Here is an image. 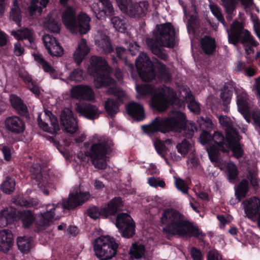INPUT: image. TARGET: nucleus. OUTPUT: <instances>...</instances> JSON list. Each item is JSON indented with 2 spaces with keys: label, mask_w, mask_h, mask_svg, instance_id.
<instances>
[{
  "label": "nucleus",
  "mask_w": 260,
  "mask_h": 260,
  "mask_svg": "<svg viewBox=\"0 0 260 260\" xmlns=\"http://www.w3.org/2000/svg\"><path fill=\"white\" fill-rule=\"evenodd\" d=\"M162 226V232L167 238L175 236L180 237H193L204 238L205 235L193 222L186 219L178 210L173 208H167L163 210L160 218Z\"/></svg>",
  "instance_id": "obj_1"
},
{
  "label": "nucleus",
  "mask_w": 260,
  "mask_h": 260,
  "mask_svg": "<svg viewBox=\"0 0 260 260\" xmlns=\"http://www.w3.org/2000/svg\"><path fill=\"white\" fill-rule=\"evenodd\" d=\"M175 32L174 26L170 22L156 25L153 36L146 39V45L152 53L164 61L169 56L162 47L173 48L175 45Z\"/></svg>",
  "instance_id": "obj_2"
},
{
  "label": "nucleus",
  "mask_w": 260,
  "mask_h": 260,
  "mask_svg": "<svg viewBox=\"0 0 260 260\" xmlns=\"http://www.w3.org/2000/svg\"><path fill=\"white\" fill-rule=\"evenodd\" d=\"M187 119L185 114L179 111H172L169 117H156L148 124L141 126L142 129L148 135L157 132L165 134L170 132H181L186 129Z\"/></svg>",
  "instance_id": "obj_3"
},
{
  "label": "nucleus",
  "mask_w": 260,
  "mask_h": 260,
  "mask_svg": "<svg viewBox=\"0 0 260 260\" xmlns=\"http://www.w3.org/2000/svg\"><path fill=\"white\" fill-rule=\"evenodd\" d=\"M88 71L90 72V75L94 78V85L97 88L110 86L114 82L110 76L112 68L102 57H91Z\"/></svg>",
  "instance_id": "obj_4"
},
{
  "label": "nucleus",
  "mask_w": 260,
  "mask_h": 260,
  "mask_svg": "<svg viewBox=\"0 0 260 260\" xmlns=\"http://www.w3.org/2000/svg\"><path fill=\"white\" fill-rule=\"evenodd\" d=\"M62 20L66 27L72 33L85 34L90 29V17L83 13L77 16L74 9L70 7L63 12Z\"/></svg>",
  "instance_id": "obj_5"
},
{
  "label": "nucleus",
  "mask_w": 260,
  "mask_h": 260,
  "mask_svg": "<svg viewBox=\"0 0 260 260\" xmlns=\"http://www.w3.org/2000/svg\"><path fill=\"white\" fill-rule=\"evenodd\" d=\"M111 151V143L109 140L106 139H100L97 143L92 144L89 152L85 154H79L78 157L83 160L86 157L89 156L95 168L104 169L107 166L106 155Z\"/></svg>",
  "instance_id": "obj_6"
},
{
  "label": "nucleus",
  "mask_w": 260,
  "mask_h": 260,
  "mask_svg": "<svg viewBox=\"0 0 260 260\" xmlns=\"http://www.w3.org/2000/svg\"><path fill=\"white\" fill-rule=\"evenodd\" d=\"M158 92L152 93L150 101V107L160 112L166 111L170 105L177 99V94L171 87L160 86Z\"/></svg>",
  "instance_id": "obj_7"
},
{
  "label": "nucleus",
  "mask_w": 260,
  "mask_h": 260,
  "mask_svg": "<svg viewBox=\"0 0 260 260\" xmlns=\"http://www.w3.org/2000/svg\"><path fill=\"white\" fill-rule=\"evenodd\" d=\"M228 32V41L234 45L240 43L244 47L254 46L257 47L259 43L255 40L249 31L244 29L243 26L238 21H234L231 25Z\"/></svg>",
  "instance_id": "obj_8"
},
{
  "label": "nucleus",
  "mask_w": 260,
  "mask_h": 260,
  "mask_svg": "<svg viewBox=\"0 0 260 260\" xmlns=\"http://www.w3.org/2000/svg\"><path fill=\"white\" fill-rule=\"evenodd\" d=\"M212 141L214 144L210 145L207 149L209 158L212 162H214L221 169L223 164L221 158L220 152L228 153L226 136L219 131H215L213 134Z\"/></svg>",
  "instance_id": "obj_9"
},
{
  "label": "nucleus",
  "mask_w": 260,
  "mask_h": 260,
  "mask_svg": "<svg viewBox=\"0 0 260 260\" xmlns=\"http://www.w3.org/2000/svg\"><path fill=\"white\" fill-rule=\"evenodd\" d=\"M136 67L140 78L144 81L151 82L156 74L154 65L146 53H142L136 60Z\"/></svg>",
  "instance_id": "obj_10"
},
{
  "label": "nucleus",
  "mask_w": 260,
  "mask_h": 260,
  "mask_svg": "<svg viewBox=\"0 0 260 260\" xmlns=\"http://www.w3.org/2000/svg\"><path fill=\"white\" fill-rule=\"evenodd\" d=\"M93 248L95 255L101 260H109L114 256V243L109 236L95 239Z\"/></svg>",
  "instance_id": "obj_11"
},
{
  "label": "nucleus",
  "mask_w": 260,
  "mask_h": 260,
  "mask_svg": "<svg viewBox=\"0 0 260 260\" xmlns=\"http://www.w3.org/2000/svg\"><path fill=\"white\" fill-rule=\"evenodd\" d=\"M38 124L43 129L51 134H56L60 130L58 119L50 111L45 110L44 113L39 115Z\"/></svg>",
  "instance_id": "obj_12"
},
{
  "label": "nucleus",
  "mask_w": 260,
  "mask_h": 260,
  "mask_svg": "<svg viewBox=\"0 0 260 260\" xmlns=\"http://www.w3.org/2000/svg\"><path fill=\"white\" fill-rule=\"evenodd\" d=\"M88 191H82L80 189L71 193L69 197L63 201L62 207L67 210H73L82 205L89 199Z\"/></svg>",
  "instance_id": "obj_13"
},
{
  "label": "nucleus",
  "mask_w": 260,
  "mask_h": 260,
  "mask_svg": "<svg viewBox=\"0 0 260 260\" xmlns=\"http://www.w3.org/2000/svg\"><path fill=\"white\" fill-rule=\"evenodd\" d=\"M244 212L246 217L251 220L257 221L260 227V200L256 197H253L243 202Z\"/></svg>",
  "instance_id": "obj_14"
},
{
  "label": "nucleus",
  "mask_w": 260,
  "mask_h": 260,
  "mask_svg": "<svg viewBox=\"0 0 260 260\" xmlns=\"http://www.w3.org/2000/svg\"><path fill=\"white\" fill-rule=\"evenodd\" d=\"M60 121L64 130L70 134H74L78 129V122L73 112L68 108H64L60 113Z\"/></svg>",
  "instance_id": "obj_15"
},
{
  "label": "nucleus",
  "mask_w": 260,
  "mask_h": 260,
  "mask_svg": "<svg viewBox=\"0 0 260 260\" xmlns=\"http://www.w3.org/2000/svg\"><path fill=\"white\" fill-rule=\"evenodd\" d=\"M123 203L121 198L115 197V225L118 229H121L124 225L127 223L134 222L132 217L127 213H120L116 215L118 211L122 210Z\"/></svg>",
  "instance_id": "obj_16"
},
{
  "label": "nucleus",
  "mask_w": 260,
  "mask_h": 260,
  "mask_svg": "<svg viewBox=\"0 0 260 260\" xmlns=\"http://www.w3.org/2000/svg\"><path fill=\"white\" fill-rule=\"evenodd\" d=\"M30 177L39 187L45 186L48 183V175L40 164H34L30 168Z\"/></svg>",
  "instance_id": "obj_17"
},
{
  "label": "nucleus",
  "mask_w": 260,
  "mask_h": 260,
  "mask_svg": "<svg viewBox=\"0 0 260 260\" xmlns=\"http://www.w3.org/2000/svg\"><path fill=\"white\" fill-rule=\"evenodd\" d=\"M72 98L79 101H91L94 99V93L91 87L87 85H78L72 88L70 91Z\"/></svg>",
  "instance_id": "obj_18"
},
{
  "label": "nucleus",
  "mask_w": 260,
  "mask_h": 260,
  "mask_svg": "<svg viewBox=\"0 0 260 260\" xmlns=\"http://www.w3.org/2000/svg\"><path fill=\"white\" fill-rule=\"evenodd\" d=\"M43 43L49 54L52 56L60 57L63 54V49L52 35H45Z\"/></svg>",
  "instance_id": "obj_19"
},
{
  "label": "nucleus",
  "mask_w": 260,
  "mask_h": 260,
  "mask_svg": "<svg viewBox=\"0 0 260 260\" xmlns=\"http://www.w3.org/2000/svg\"><path fill=\"white\" fill-rule=\"evenodd\" d=\"M125 109L127 115L136 121H142L146 118L143 106L136 102L127 103Z\"/></svg>",
  "instance_id": "obj_20"
},
{
  "label": "nucleus",
  "mask_w": 260,
  "mask_h": 260,
  "mask_svg": "<svg viewBox=\"0 0 260 260\" xmlns=\"http://www.w3.org/2000/svg\"><path fill=\"white\" fill-rule=\"evenodd\" d=\"M75 110L80 115L90 120L95 119L100 115L98 108L95 106L89 103L77 104Z\"/></svg>",
  "instance_id": "obj_21"
},
{
  "label": "nucleus",
  "mask_w": 260,
  "mask_h": 260,
  "mask_svg": "<svg viewBox=\"0 0 260 260\" xmlns=\"http://www.w3.org/2000/svg\"><path fill=\"white\" fill-rule=\"evenodd\" d=\"M241 137L239 133L236 135L226 138L227 142V150L231 149L233 153V156L237 159L242 158L244 154V151L242 145L240 143Z\"/></svg>",
  "instance_id": "obj_22"
},
{
  "label": "nucleus",
  "mask_w": 260,
  "mask_h": 260,
  "mask_svg": "<svg viewBox=\"0 0 260 260\" xmlns=\"http://www.w3.org/2000/svg\"><path fill=\"white\" fill-rule=\"evenodd\" d=\"M235 85V83L232 81L225 82L220 94V97L222 102L223 111L226 113L230 111L229 105L233 96Z\"/></svg>",
  "instance_id": "obj_23"
},
{
  "label": "nucleus",
  "mask_w": 260,
  "mask_h": 260,
  "mask_svg": "<svg viewBox=\"0 0 260 260\" xmlns=\"http://www.w3.org/2000/svg\"><path fill=\"white\" fill-rule=\"evenodd\" d=\"M6 129L14 134H20L25 129V124L21 118L13 116L7 117L5 121Z\"/></svg>",
  "instance_id": "obj_24"
},
{
  "label": "nucleus",
  "mask_w": 260,
  "mask_h": 260,
  "mask_svg": "<svg viewBox=\"0 0 260 260\" xmlns=\"http://www.w3.org/2000/svg\"><path fill=\"white\" fill-rule=\"evenodd\" d=\"M152 59L157 69V78L158 79L165 83L171 82L172 77L169 68L157 58L153 57Z\"/></svg>",
  "instance_id": "obj_25"
},
{
  "label": "nucleus",
  "mask_w": 260,
  "mask_h": 260,
  "mask_svg": "<svg viewBox=\"0 0 260 260\" xmlns=\"http://www.w3.org/2000/svg\"><path fill=\"white\" fill-rule=\"evenodd\" d=\"M54 208L49 211L42 214L36 222V231L38 232L45 230L53 221L54 216Z\"/></svg>",
  "instance_id": "obj_26"
},
{
  "label": "nucleus",
  "mask_w": 260,
  "mask_h": 260,
  "mask_svg": "<svg viewBox=\"0 0 260 260\" xmlns=\"http://www.w3.org/2000/svg\"><path fill=\"white\" fill-rule=\"evenodd\" d=\"M89 52V48L87 45L86 40L82 39L73 54V58L77 65L79 66L80 64Z\"/></svg>",
  "instance_id": "obj_27"
},
{
  "label": "nucleus",
  "mask_w": 260,
  "mask_h": 260,
  "mask_svg": "<svg viewBox=\"0 0 260 260\" xmlns=\"http://www.w3.org/2000/svg\"><path fill=\"white\" fill-rule=\"evenodd\" d=\"M16 219V212L12 208H7L0 212V228H4L12 223Z\"/></svg>",
  "instance_id": "obj_28"
},
{
  "label": "nucleus",
  "mask_w": 260,
  "mask_h": 260,
  "mask_svg": "<svg viewBox=\"0 0 260 260\" xmlns=\"http://www.w3.org/2000/svg\"><path fill=\"white\" fill-rule=\"evenodd\" d=\"M13 243V235L8 230H4L0 232V251L7 252Z\"/></svg>",
  "instance_id": "obj_29"
},
{
  "label": "nucleus",
  "mask_w": 260,
  "mask_h": 260,
  "mask_svg": "<svg viewBox=\"0 0 260 260\" xmlns=\"http://www.w3.org/2000/svg\"><path fill=\"white\" fill-rule=\"evenodd\" d=\"M17 216L18 219L21 222L22 227L25 229L32 225L36 218L34 213L29 210L18 211L16 214Z\"/></svg>",
  "instance_id": "obj_30"
},
{
  "label": "nucleus",
  "mask_w": 260,
  "mask_h": 260,
  "mask_svg": "<svg viewBox=\"0 0 260 260\" xmlns=\"http://www.w3.org/2000/svg\"><path fill=\"white\" fill-rule=\"evenodd\" d=\"M116 3L120 10L127 14L132 18H136L137 12L135 4H133L131 0H116Z\"/></svg>",
  "instance_id": "obj_31"
},
{
  "label": "nucleus",
  "mask_w": 260,
  "mask_h": 260,
  "mask_svg": "<svg viewBox=\"0 0 260 260\" xmlns=\"http://www.w3.org/2000/svg\"><path fill=\"white\" fill-rule=\"evenodd\" d=\"M201 47L206 55L213 54L216 50V42L214 38L209 36H204L201 40Z\"/></svg>",
  "instance_id": "obj_32"
},
{
  "label": "nucleus",
  "mask_w": 260,
  "mask_h": 260,
  "mask_svg": "<svg viewBox=\"0 0 260 260\" xmlns=\"http://www.w3.org/2000/svg\"><path fill=\"white\" fill-rule=\"evenodd\" d=\"M219 122L221 125L226 127V138L236 135L239 132L237 128L234 127L231 119L226 115H220L218 117Z\"/></svg>",
  "instance_id": "obj_33"
},
{
  "label": "nucleus",
  "mask_w": 260,
  "mask_h": 260,
  "mask_svg": "<svg viewBox=\"0 0 260 260\" xmlns=\"http://www.w3.org/2000/svg\"><path fill=\"white\" fill-rule=\"evenodd\" d=\"M236 93L237 94V105L239 112L248 109L250 110L248 95L244 91H242L239 93L236 91Z\"/></svg>",
  "instance_id": "obj_34"
},
{
  "label": "nucleus",
  "mask_w": 260,
  "mask_h": 260,
  "mask_svg": "<svg viewBox=\"0 0 260 260\" xmlns=\"http://www.w3.org/2000/svg\"><path fill=\"white\" fill-rule=\"evenodd\" d=\"M10 102L13 107L21 115H25L27 112L26 106L22 100L16 95H11Z\"/></svg>",
  "instance_id": "obj_35"
},
{
  "label": "nucleus",
  "mask_w": 260,
  "mask_h": 260,
  "mask_svg": "<svg viewBox=\"0 0 260 260\" xmlns=\"http://www.w3.org/2000/svg\"><path fill=\"white\" fill-rule=\"evenodd\" d=\"M249 182L245 179H242L235 190V196L239 201L244 198L249 191Z\"/></svg>",
  "instance_id": "obj_36"
},
{
  "label": "nucleus",
  "mask_w": 260,
  "mask_h": 260,
  "mask_svg": "<svg viewBox=\"0 0 260 260\" xmlns=\"http://www.w3.org/2000/svg\"><path fill=\"white\" fill-rule=\"evenodd\" d=\"M32 239L28 236L19 237L17 238V244L18 249L23 252H27L32 246Z\"/></svg>",
  "instance_id": "obj_37"
},
{
  "label": "nucleus",
  "mask_w": 260,
  "mask_h": 260,
  "mask_svg": "<svg viewBox=\"0 0 260 260\" xmlns=\"http://www.w3.org/2000/svg\"><path fill=\"white\" fill-rule=\"evenodd\" d=\"M45 27L53 32H59L60 30V24L55 21L51 14H49L44 21Z\"/></svg>",
  "instance_id": "obj_38"
},
{
  "label": "nucleus",
  "mask_w": 260,
  "mask_h": 260,
  "mask_svg": "<svg viewBox=\"0 0 260 260\" xmlns=\"http://www.w3.org/2000/svg\"><path fill=\"white\" fill-rule=\"evenodd\" d=\"M136 90L138 93L137 99L144 98L148 95H151L154 90V87L149 84L136 85Z\"/></svg>",
  "instance_id": "obj_39"
},
{
  "label": "nucleus",
  "mask_w": 260,
  "mask_h": 260,
  "mask_svg": "<svg viewBox=\"0 0 260 260\" xmlns=\"http://www.w3.org/2000/svg\"><path fill=\"white\" fill-rule=\"evenodd\" d=\"M145 251V248L143 245L134 243L130 248L129 254L133 258L140 259L144 254Z\"/></svg>",
  "instance_id": "obj_40"
},
{
  "label": "nucleus",
  "mask_w": 260,
  "mask_h": 260,
  "mask_svg": "<svg viewBox=\"0 0 260 260\" xmlns=\"http://www.w3.org/2000/svg\"><path fill=\"white\" fill-rule=\"evenodd\" d=\"M49 0H31L30 5L28 7V10L31 15L34 14L38 11L41 13L42 8L46 7Z\"/></svg>",
  "instance_id": "obj_41"
},
{
  "label": "nucleus",
  "mask_w": 260,
  "mask_h": 260,
  "mask_svg": "<svg viewBox=\"0 0 260 260\" xmlns=\"http://www.w3.org/2000/svg\"><path fill=\"white\" fill-rule=\"evenodd\" d=\"M10 18L18 25L21 20V12L17 0L13 1V6L10 12Z\"/></svg>",
  "instance_id": "obj_42"
},
{
  "label": "nucleus",
  "mask_w": 260,
  "mask_h": 260,
  "mask_svg": "<svg viewBox=\"0 0 260 260\" xmlns=\"http://www.w3.org/2000/svg\"><path fill=\"white\" fill-rule=\"evenodd\" d=\"M135 222H133L131 223H127L121 228V229H118V230L123 237L131 238L135 234Z\"/></svg>",
  "instance_id": "obj_43"
},
{
  "label": "nucleus",
  "mask_w": 260,
  "mask_h": 260,
  "mask_svg": "<svg viewBox=\"0 0 260 260\" xmlns=\"http://www.w3.org/2000/svg\"><path fill=\"white\" fill-rule=\"evenodd\" d=\"M115 173L116 171H115ZM119 180V182L124 186H130L131 175L127 172H122L121 169L118 170V172L115 173V180Z\"/></svg>",
  "instance_id": "obj_44"
},
{
  "label": "nucleus",
  "mask_w": 260,
  "mask_h": 260,
  "mask_svg": "<svg viewBox=\"0 0 260 260\" xmlns=\"http://www.w3.org/2000/svg\"><path fill=\"white\" fill-rule=\"evenodd\" d=\"M125 96V92L117 87L115 80V115L116 114V109L118 108L120 105L123 103Z\"/></svg>",
  "instance_id": "obj_45"
},
{
  "label": "nucleus",
  "mask_w": 260,
  "mask_h": 260,
  "mask_svg": "<svg viewBox=\"0 0 260 260\" xmlns=\"http://www.w3.org/2000/svg\"><path fill=\"white\" fill-rule=\"evenodd\" d=\"M99 46L102 48L104 53L108 54L113 51L112 44L108 36L103 35L99 41Z\"/></svg>",
  "instance_id": "obj_46"
},
{
  "label": "nucleus",
  "mask_w": 260,
  "mask_h": 260,
  "mask_svg": "<svg viewBox=\"0 0 260 260\" xmlns=\"http://www.w3.org/2000/svg\"><path fill=\"white\" fill-rule=\"evenodd\" d=\"M15 182L14 179L7 177L1 186L2 190L6 193L10 194L14 191Z\"/></svg>",
  "instance_id": "obj_47"
},
{
  "label": "nucleus",
  "mask_w": 260,
  "mask_h": 260,
  "mask_svg": "<svg viewBox=\"0 0 260 260\" xmlns=\"http://www.w3.org/2000/svg\"><path fill=\"white\" fill-rule=\"evenodd\" d=\"M226 168L229 181L233 182L238 177L239 172L237 167L235 164L231 162L227 164Z\"/></svg>",
  "instance_id": "obj_48"
},
{
  "label": "nucleus",
  "mask_w": 260,
  "mask_h": 260,
  "mask_svg": "<svg viewBox=\"0 0 260 260\" xmlns=\"http://www.w3.org/2000/svg\"><path fill=\"white\" fill-rule=\"evenodd\" d=\"M34 56L35 60L42 66L45 72L50 73H54V70L53 68L44 59L41 54H34Z\"/></svg>",
  "instance_id": "obj_49"
},
{
  "label": "nucleus",
  "mask_w": 260,
  "mask_h": 260,
  "mask_svg": "<svg viewBox=\"0 0 260 260\" xmlns=\"http://www.w3.org/2000/svg\"><path fill=\"white\" fill-rule=\"evenodd\" d=\"M104 7V9L103 11L105 13V15L108 17H110V20L111 23L114 25L113 17L114 10L112 6V2L110 0H99Z\"/></svg>",
  "instance_id": "obj_50"
},
{
  "label": "nucleus",
  "mask_w": 260,
  "mask_h": 260,
  "mask_svg": "<svg viewBox=\"0 0 260 260\" xmlns=\"http://www.w3.org/2000/svg\"><path fill=\"white\" fill-rule=\"evenodd\" d=\"M101 213L105 218L114 214V199L101 207Z\"/></svg>",
  "instance_id": "obj_51"
},
{
  "label": "nucleus",
  "mask_w": 260,
  "mask_h": 260,
  "mask_svg": "<svg viewBox=\"0 0 260 260\" xmlns=\"http://www.w3.org/2000/svg\"><path fill=\"white\" fill-rule=\"evenodd\" d=\"M221 5L224 7L228 16L234 12L237 3L236 0H221Z\"/></svg>",
  "instance_id": "obj_52"
},
{
  "label": "nucleus",
  "mask_w": 260,
  "mask_h": 260,
  "mask_svg": "<svg viewBox=\"0 0 260 260\" xmlns=\"http://www.w3.org/2000/svg\"><path fill=\"white\" fill-rule=\"evenodd\" d=\"M148 7V3L147 2H143L135 4V7L134 9H136L137 12V18L143 17L146 16L147 13V9Z\"/></svg>",
  "instance_id": "obj_53"
},
{
  "label": "nucleus",
  "mask_w": 260,
  "mask_h": 260,
  "mask_svg": "<svg viewBox=\"0 0 260 260\" xmlns=\"http://www.w3.org/2000/svg\"><path fill=\"white\" fill-rule=\"evenodd\" d=\"M210 9L217 20L225 25V21L220 8L217 5H210Z\"/></svg>",
  "instance_id": "obj_54"
},
{
  "label": "nucleus",
  "mask_w": 260,
  "mask_h": 260,
  "mask_svg": "<svg viewBox=\"0 0 260 260\" xmlns=\"http://www.w3.org/2000/svg\"><path fill=\"white\" fill-rule=\"evenodd\" d=\"M190 143L186 139L177 144L176 148L178 152L183 156H185L190 149Z\"/></svg>",
  "instance_id": "obj_55"
},
{
  "label": "nucleus",
  "mask_w": 260,
  "mask_h": 260,
  "mask_svg": "<svg viewBox=\"0 0 260 260\" xmlns=\"http://www.w3.org/2000/svg\"><path fill=\"white\" fill-rule=\"evenodd\" d=\"M175 185L177 189L183 194H187L189 187L186 182L179 177H175Z\"/></svg>",
  "instance_id": "obj_56"
},
{
  "label": "nucleus",
  "mask_w": 260,
  "mask_h": 260,
  "mask_svg": "<svg viewBox=\"0 0 260 260\" xmlns=\"http://www.w3.org/2000/svg\"><path fill=\"white\" fill-rule=\"evenodd\" d=\"M71 81L80 82L84 79L83 70L80 69L74 70L68 78Z\"/></svg>",
  "instance_id": "obj_57"
},
{
  "label": "nucleus",
  "mask_w": 260,
  "mask_h": 260,
  "mask_svg": "<svg viewBox=\"0 0 260 260\" xmlns=\"http://www.w3.org/2000/svg\"><path fill=\"white\" fill-rule=\"evenodd\" d=\"M126 29L125 20L115 16V30L124 33Z\"/></svg>",
  "instance_id": "obj_58"
},
{
  "label": "nucleus",
  "mask_w": 260,
  "mask_h": 260,
  "mask_svg": "<svg viewBox=\"0 0 260 260\" xmlns=\"http://www.w3.org/2000/svg\"><path fill=\"white\" fill-rule=\"evenodd\" d=\"M13 202L17 205L26 207H31L34 205L31 200H26L21 196H19L16 198L14 199Z\"/></svg>",
  "instance_id": "obj_59"
},
{
  "label": "nucleus",
  "mask_w": 260,
  "mask_h": 260,
  "mask_svg": "<svg viewBox=\"0 0 260 260\" xmlns=\"http://www.w3.org/2000/svg\"><path fill=\"white\" fill-rule=\"evenodd\" d=\"M251 118L253 121V125L258 135L260 136V112L254 111L252 113Z\"/></svg>",
  "instance_id": "obj_60"
},
{
  "label": "nucleus",
  "mask_w": 260,
  "mask_h": 260,
  "mask_svg": "<svg viewBox=\"0 0 260 260\" xmlns=\"http://www.w3.org/2000/svg\"><path fill=\"white\" fill-rule=\"evenodd\" d=\"M105 109L107 112V116L112 118L114 115V100L109 99L105 102Z\"/></svg>",
  "instance_id": "obj_61"
},
{
  "label": "nucleus",
  "mask_w": 260,
  "mask_h": 260,
  "mask_svg": "<svg viewBox=\"0 0 260 260\" xmlns=\"http://www.w3.org/2000/svg\"><path fill=\"white\" fill-rule=\"evenodd\" d=\"M117 57L123 60L125 64H127V60L126 57V49L123 47H117L115 49Z\"/></svg>",
  "instance_id": "obj_62"
},
{
  "label": "nucleus",
  "mask_w": 260,
  "mask_h": 260,
  "mask_svg": "<svg viewBox=\"0 0 260 260\" xmlns=\"http://www.w3.org/2000/svg\"><path fill=\"white\" fill-rule=\"evenodd\" d=\"M87 213L89 216L93 219H96L100 216H102V213H101V209H99L98 207L96 206H93L87 210Z\"/></svg>",
  "instance_id": "obj_63"
},
{
  "label": "nucleus",
  "mask_w": 260,
  "mask_h": 260,
  "mask_svg": "<svg viewBox=\"0 0 260 260\" xmlns=\"http://www.w3.org/2000/svg\"><path fill=\"white\" fill-rule=\"evenodd\" d=\"M148 183L150 186L154 187L159 186L160 187H164L166 183L163 180H157L153 177H149L148 179Z\"/></svg>",
  "instance_id": "obj_64"
}]
</instances>
